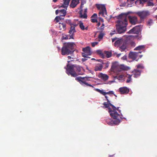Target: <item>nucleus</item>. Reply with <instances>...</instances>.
<instances>
[{
	"label": "nucleus",
	"mask_w": 157,
	"mask_h": 157,
	"mask_svg": "<svg viewBox=\"0 0 157 157\" xmlns=\"http://www.w3.org/2000/svg\"><path fill=\"white\" fill-rule=\"evenodd\" d=\"M127 15L128 14L121 13L117 17L118 20L117 21L116 26V30L118 33L121 34L126 31L128 25Z\"/></svg>",
	"instance_id": "nucleus-1"
},
{
	"label": "nucleus",
	"mask_w": 157,
	"mask_h": 157,
	"mask_svg": "<svg viewBox=\"0 0 157 157\" xmlns=\"http://www.w3.org/2000/svg\"><path fill=\"white\" fill-rule=\"evenodd\" d=\"M116 110H112L111 108L109 109V112L110 116L115 120L113 121L109 118L106 120V122L109 125H113V124H117L120 122L121 120L122 119L121 115L117 113Z\"/></svg>",
	"instance_id": "nucleus-2"
},
{
	"label": "nucleus",
	"mask_w": 157,
	"mask_h": 157,
	"mask_svg": "<svg viewBox=\"0 0 157 157\" xmlns=\"http://www.w3.org/2000/svg\"><path fill=\"white\" fill-rule=\"evenodd\" d=\"M75 46L73 42L65 43L61 49V54L62 55H68L73 54L74 46Z\"/></svg>",
	"instance_id": "nucleus-3"
},
{
	"label": "nucleus",
	"mask_w": 157,
	"mask_h": 157,
	"mask_svg": "<svg viewBox=\"0 0 157 157\" xmlns=\"http://www.w3.org/2000/svg\"><path fill=\"white\" fill-rule=\"evenodd\" d=\"M91 78L90 77H76L75 78L76 80L78 81L82 86H89L92 87L93 88L94 87L91 84L88 83L87 81H90L91 80L90 79Z\"/></svg>",
	"instance_id": "nucleus-4"
},
{
	"label": "nucleus",
	"mask_w": 157,
	"mask_h": 157,
	"mask_svg": "<svg viewBox=\"0 0 157 157\" xmlns=\"http://www.w3.org/2000/svg\"><path fill=\"white\" fill-rule=\"evenodd\" d=\"M67 66L66 73L68 75H71V76L74 77L78 76L77 73L75 71V65H69L68 64Z\"/></svg>",
	"instance_id": "nucleus-5"
},
{
	"label": "nucleus",
	"mask_w": 157,
	"mask_h": 157,
	"mask_svg": "<svg viewBox=\"0 0 157 157\" xmlns=\"http://www.w3.org/2000/svg\"><path fill=\"white\" fill-rule=\"evenodd\" d=\"M96 7L100 10L98 13L99 16L101 15L102 16L107 18V13L105 6L104 5H97Z\"/></svg>",
	"instance_id": "nucleus-6"
},
{
	"label": "nucleus",
	"mask_w": 157,
	"mask_h": 157,
	"mask_svg": "<svg viewBox=\"0 0 157 157\" xmlns=\"http://www.w3.org/2000/svg\"><path fill=\"white\" fill-rule=\"evenodd\" d=\"M104 96L105 98L106 99V100L107 101V102H104L103 104L105 106V108H108L109 110V109L111 108L109 107V106H110L112 107L113 110L117 109L118 111H119L120 112V111L119 110V107H118L117 108L114 105L110 103V101L108 99L107 96L106 95Z\"/></svg>",
	"instance_id": "nucleus-7"
},
{
	"label": "nucleus",
	"mask_w": 157,
	"mask_h": 157,
	"mask_svg": "<svg viewBox=\"0 0 157 157\" xmlns=\"http://www.w3.org/2000/svg\"><path fill=\"white\" fill-rule=\"evenodd\" d=\"M82 51L84 52H82V55L83 57L89 58H90L88 56H90L91 54L90 48V47L87 46L86 48H83Z\"/></svg>",
	"instance_id": "nucleus-8"
},
{
	"label": "nucleus",
	"mask_w": 157,
	"mask_h": 157,
	"mask_svg": "<svg viewBox=\"0 0 157 157\" xmlns=\"http://www.w3.org/2000/svg\"><path fill=\"white\" fill-rule=\"evenodd\" d=\"M141 31V26L140 25L136 26L130 30L128 33L138 34Z\"/></svg>",
	"instance_id": "nucleus-9"
},
{
	"label": "nucleus",
	"mask_w": 157,
	"mask_h": 157,
	"mask_svg": "<svg viewBox=\"0 0 157 157\" xmlns=\"http://www.w3.org/2000/svg\"><path fill=\"white\" fill-rule=\"evenodd\" d=\"M141 53V52H130L128 55L129 58L133 60H135L137 58L138 54Z\"/></svg>",
	"instance_id": "nucleus-10"
},
{
	"label": "nucleus",
	"mask_w": 157,
	"mask_h": 157,
	"mask_svg": "<svg viewBox=\"0 0 157 157\" xmlns=\"http://www.w3.org/2000/svg\"><path fill=\"white\" fill-rule=\"evenodd\" d=\"M76 26V25H74L73 24L71 25L70 29L69 32V33H70V39H74L73 36L74 33L76 32L75 28Z\"/></svg>",
	"instance_id": "nucleus-11"
},
{
	"label": "nucleus",
	"mask_w": 157,
	"mask_h": 157,
	"mask_svg": "<svg viewBox=\"0 0 157 157\" xmlns=\"http://www.w3.org/2000/svg\"><path fill=\"white\" fill-rule=\"evenodd\" d=\"M137 14L141 19H143L149 15V12L148 11H143L139 12Z\"/></svg>",
	"instance_id": "nucleus-12"
},
{
	"label": "nucleus",
	"mask_w": 157,
	"mask_h": 157,
	"mask_svg": "<svg viewBox=\"0 0 157 157\" xmlns=\"http://www.w3.org/2000/svg\"><path fill=\"white\" fill-rule=\"evenodd\" d=\"M130 23L132 25H135L138 22L137 17L136 16H128Z\"/></svg>",
	"instance_id": "nucleus-13"
},
{
	"label": "nucleus",
	"mask_w": 157,
	"mask_h": 157,
	"mask_svg": "<svg viewBox=\"0 0 157 157\" xmlns=\"http://www.w3.org/2000/svg\"><path fill=\"white\" fill-rule=\"evenodd\" d=\"M123 42L119 46L120 50L121 52L125 51L128 46L127 41L126 40H124Z\"/></svg>",
	"instance_id": "nucleus-14"
},
{
	"label": "nucleus",
	"mask_w": 157,
	"mask_h": 157,
	"mask_svg": "<svg viewBox=\"0 0 157 157\" xmlns=\"http://www.w3.org/2000/svg\"><path fill=\"white\" fill-rule=\"evenodd\" d=\"M95 90L97 91V92L101 94L104 95H105L106 94H113L114 93L113 91H110L108 92H104L103 90H101L98 89H95Z\"/></svg>",
	"instance_id": "nucleus-15"
},
{
	"label": "nucleus",
	"mask_w": 157,
	"mask_h": 157,
	"mask_svg": "<svg viewBox=\"0 0 157 157\" xmlns=\"http://www.w3.org/2000/svg\"><path fill=\"white\" fill-rule=\"evenodd\" d=\"M119 90L121 94H127L129 92V89L126 87H120Z\"/></svg>",
	"instance_id": "nucleus-16"
},
{
	"label": "nucleus",
	"mask_w": 157,
	"mask_h": 157,
	"mask_svg": "<svg viewBox=\"0 0 157 157\" xmlns=\"http://www.w3.org/2000/svg\"><path fill=\"white\" fill-rule=\"evenodd\" d=\"M83 10H81L79 12V14L80 15V17L81 18L86 19L87 18V15L86 13L87 12V9H86L84 10V13L82 14Z\"/></svg>",
	"instance_id": "nucleus-17"
},
{
	"label": "nucleus",
	"mask_w": 157,
	"mask_h": 157,
	"mask_svg": "<svg viewBox=\"0 0 157 157\" xmlns=\"http://www.w3.org/2000/svg\"><path fill=\"white\" fill-rule=\"evenodd\" d=\"M79 3V0H72L70 5V7L75 8Z\"/></svg>",
	"instance_id": "nucleus-18"
},
{
	"label": "nucleus",
	"mask_w": 157,
	"mask_h": 157,
	"mask_svg": "<svg viewBox=\"0 0 157 157\" xmlns=\"http://www.w3.org/2000/svg\"><path fill=\"white\" fill-rule=\"evenodd\" d=\"M75 71L78 75H82L83 73L81 72V71L82 68L79 66L75 65Z\"/></svg>",
	"instance_id": "nucleus-19"
},
{
	"label": "nucleus",
	"mask_w": 157,
	"mask_h": 157,
	"mask_svg": "<svg viewBox=\"0 0 157 157\" xmlns=\"http://www.w3.org/2000/svg\"><path fill=\"white\" fill-rule=\"evenodd\" d=\"M70 0H63V3L61 4L62 5L59 7H62L66 8L67 10V8L68 6Z\"/></svg>",
	"instance_id": "nucleus-20"
},
{
	"label": "nucleus",
	"mask_w": 157,
	"mask_h": 157,
	"mask_svg": "<svg viewBox=\"0 0 157 157\" xmlns=\"http://www.w3.org/2000/svg\"><path fill=\"white\" fill-rule=\"evenodd\" d=\"M133 76L135 78H137L141 74V71L137 69H135L133 71Z\"/></svg>",
	"instance_id": "nucleus-21"
},
{
	"label": "nucleus",
	"mask_w": 157,
	"mask_h": 157,
	"mask_svg": "<svg viewBox=\"0 0 157 157\" xmlns=\"http://www.w3.org/2000/svg\"><path fill=\"white\" fill-rule=\"evenodd\" d=\"M98 76L99 78L103 80L104 81L107 80L109 78V76L107 75L102 73H100Z\"/></svg>",
	"instance_id": "nucleus-22"
},
{
	"label": "nucleus",
	"mask_w": 157,
	"mask_h": 157,
	"mask_svg": "<svg viewBox=\"0 0 157 157\" xmlns=\"http://www.w3.org/2000/svg\"><path fill=\"white\" fill-rule=\"evenodd\" d=\"M124 40L123 39H121L117 40L114 43V46L117 47H119Z\"/></svg>",
	"instance_id": "nucleus-23"
},
{
	"label": "nucleus",
	"mask_w": 157,
	"mask_h": 157,
	"mask_svg": "<svg viewBox=\"0 0 157 157\" xmlns=\"http://www.w3.org/2000/svg\"><path fill=\"white\" fill-rule=\"evenodd\" d=\"M66 10L62 9L59 10V15L62 17H64L66 15Z\"/></svg>",
	"instance_id": "nucleus-24"
},
{
	"label": "nucleus",
	"mask_w": 157,
	"mask_h": 157,
	"mask_svg": "<svg viewBox=\"0 0 157 157\" xmlns=\"http://www.w3.org/2000/svg\"><path fill=\"white\" fill-rule=\"evenodd\" d=\"M103 67V65L101 64H100L99 65L96 66L95 67L94 71H101Z\"/></svg>",
	"instance_id": "nucleus-25"
},
{
	"label": "nucleus",
	"mask_w": 157,
	"mask_h": 157,
	"mask_svg": "<svg viewBox=\"0 0 157 157\" xmlns=\"http://www.w3.org/2000/svg\"><path fill=\"white\" fill-rule=\"evenodd\" d=\"M117 67V63L115 62H113L112 63L111 69L112 71H114Z\"/></svg>",
	"instance_id": "nucleus-26"
},
{
	"label": "nucleus",
	"mask_w": 157,
	"mask_h": 157,
	"mask_svg": "<svg viewBox=\"0 0 157 157\" xmlns=\"http://www.w3.org/2000/svg\"><path fill=\"white\" fill-rule=\"evenodd\" d=\"M104 53L107 58L111 57L112 56V52L110 51H104Z\"/></svg>",
	"instance_id": "nucleus-27"
},
{
	"label": "nucleus",
	"mask_w": 157,
	"mask_h": 157,
	"mask_svg": "<svg viewBox=\"0 0 157 157\" xmlns=\"http://www.w3.org/2000/svg\"><path fill=\"white\" fill-rule=\"evenodd\" d=\"M105 35L104 32L101 31L100 32L98 36V38L99 39H102L104 36Z\"/></svg>",
	"instance_id": "nucleus-28"
},
{
	"label": "nucleus",
	"mask_w": 157,
	"mask_h": 157,
	"mask_svg": "<svg viewBox=\"0 0 157 157\" xmlns=\"http://www.w3.org/2000/svg\"><path fill=\"white\" fill-rule=\"evenodd\" d=\"M80 28L82 30H84L85 29V26L83 25V24L82 21H79L78 24Z\"/></svg>",
	"instance_id": "nucleus-29"
},
{
	"label": "nucleus",
	"mask_w": 157,
	"mask_h": 157,
	"mask_svg": "<svg viewBox=\"0 0 157 157\" xmlns=\"http://www.w3.org/2000/svg\"><path fill=\"white\" fill-rule=\"evenodd\" d=\"M145 46L144 45H142L139 46L134 49L135 50H141L144 49L145 48Z\"/></svg>",
	"instance_id": "nucleus-30"
},
{
	"label": "nucleus",
	"mask_w": 157,
	"mask_h": 157,
	"mask_svg": "<svg viewBox=\"0 0 157 157\" xmlns=\"http://www.w3.org/2000/svg\"><path fill=\"white\" fill-rule=\"evenodd\" d=\"M109 64L110 62L109 61H104V62L103 63L102 65H104L105 66L104 68L106 69L108 67Z\"/></svg>",
	"instance_id": "nucleus-31"
},
{
	"label": "nucleus",
	"mask_w": 157,
	"mask_h": 157,
	"mask_svg": "<svg viewBox=\"0 0 157 157\" xmlns=\"http://www.w3.org/2000/svg\"><path fill=\"white\" fill-rule=\"evenodd\" d=\"M70 36L66 34H62V39L63 40H67L69 39Z\"/></svg>",
	"instance_id": "nucleus-32"
},
{
	"label": "nucleus",
	"mask_w": 157,
	"mask_h": 157,
	"mask_svg": "<svg viewBox=\"0 0 157 157\" xmlns=\"http://www.w3.org/2000/svg\"><path fill=\"white\" fill-rule=\"evenodd\" d=\"M97 53L99 54L100 56L103 58H104V55L102 53V52L101 50H98L97 52Z\"/></svg>",
	"instance_id": "nucleus-33"
},
{
	"label": "nucleus",
	"mask_w": 157,
	"mask_h": 157,
	"mask_svg": "<svg viewBox=\"0 0 157 157\" xmlns=\"http://www.w3.org/2000/svg\"><path fill=\"white\" fill-rule=\"evenodd\" d=\"M153 23V20L151 19H149L147 21V25L149 26H151Z\"/></svg>",
	"instance_id": "nucleus-34"
},
{
	"label": "nucleus",
	"mask_w": 157,
	"mask_h": 157,
	"mask_svg": "<svg viewBox=\"0 0 157 157\" xmlns=\"http://www.w3.org/2000/svg\"><path fill=\"white\" fill-rule=\"evenodd\" d=\"M104 28H105V25L103 23L102 24V25L101 26V27L98 28V30H100L101 31H103V30L104 29Z\"/></svg>",
	"instance_id": "nucleus-35"
},
{
	"label": "nucleus",
	"mask_w": 157,
	"mask_h": 157,
	"mask_svg": "<svg viewBox=\"0 0 157 157\" xmlns=\"http://www.w3.org/2000/svg\"><path fill=\"white\" fill-rule=\"evenodd\" d=\"M63 19V18L62 17H61L60 16L56 17L55 18V20L56 21V22H59V19Z\"/></svg>",
	"instance_id": "nucleus-36"
},
{
	"label": "nucleus",
	"mask_w": 157,
	"mask_h": 157,
	"mask_svg": "<svg viewBox=\"0 0 157 157\" xmlns=\"http://www.w3.org/2000/svg\"><path fill=\"white\" fill-rule=\"evenodd\" d=\"M154 4L153 3L150 1H148L147 2V6H153Z\"/></svg>",
	"instance_id": "nucleus-37"
},
{
	"label": "nucleus",
	"mask_w": 157,
	"mask_h": 157,
	"mask_svg": "<svg viewBox=\"0 0 157 157\" xmlns=\"http://www.w3.org/2000/svg\"><path fill=\"white\" fill-rule=\"evenodd\" d=\"M91 22L93 23H97L98 22V20L96 18H92L91 19Z\"/></svg>",
	"instance_id": "nucleus-38"
},
{
	"label": "nucleus",
	"mask_w": 157,
	"mask_h": 157,
	"mask_svg": "<svg viewBox=\"0 0 157 157\" xmlns=\"http://www.w3.org/2000/svg\"><path fill=\"white\" fill-rule=\"evenodd\" d=\"M66 22L68 24H69L70 26L73 25V24L71 23V21L70 20H67L66 21Z\"/></svg>",
	"instance_id": "nucleus-39"
},
{
	"label": "nucleus",
	"mask_w": 157,
	"mask_h": 157,
	"mask_svg": "<svg viewBox=\"0 0 157 157\" xmlns=\"http://www.w3.org/2000/svg\"><path fill=\"white\" fill-rule=\"evenodd\" d=\"M98 43V42H94L91 43V45L92 47H94L96 45H97Z\"/></svg>",
	"instance_id": "nucleus-40"
},
{
	"label": "nucleus",
	"mask_w": 157,
	"mask_h": 157,
	"mask_svg": "<svg viewBox=\"0 0 157 157\" xmlns=\"http://www.w3.org/2000/svg\"><path fill=\"white\" fill-rule=\"evenodd\" d=\"M84 2H81V6H80V7L78 9H80V10H81L82 9V8L83 7V6L84 5Z\"/></svg>",
	"instance_id": "nucleus-41"
},
{
	"label": "nucleus",
	"mask_w": 157,
	"mask_h": 157,
	"mask_svg": "<svg viewBox=\"0 0 157 157\" xmlns=\"http://www.w3.org/2000/svg\"><path fill=\"white\" fill-rule=\"evenodd\" d=\"M137 69H138L139 68L143 69V68H144V67L143 66L141 65L140 64H139V65H137Z\"/></svg>",
	"instance_id": "nucleus-42"
},
{
	"label": "nucleus",
	"mask_w": 157,
	"mask_h": 157,
	"mask_svg": "<svg viewBox=\"0 0 157 157\" xmlns=\"http://www.w3.org/2000/svg\"><path fill=\"white\" fill-rule=\"evenodd\" d=\"M59 24L61 25L62 26V27L63 29H65L66 26L65 24L63 23H59Z\"/></svg>",
	"instance_id": "nucleus-43"
},
{
	"label": "nucleus",
	"mask_w": 157,
	"mask_h": 157,
	"mask_svg": "<svg viewBox=\"0 0 157 157\" xmlns=\"http://www.w3.org/2000/svg\"><path fill=\"white\" fill-rule=\"evenodd\" d=\"M120 69H121L122 70H126V67H125L123 66H121L120 67Z\"/></svg>",
	"instance_id": "nucleus-44"
},
{
	"label": "nucleus",
	"mask_w": 157,
	"mask_h": 157,
	"mask_svg": "<svg viewBox=\"0 0 157 157\" xmlns=\"http://www.w3.org/2000/svg\"><path fill=\"white\" fill-rule=\"evenodd\" d=\"M97 17V14L96 13H94L91 17V18L94 17L95 18H96Z\"/></svg>",
	"instance_id": "nucleus-45"
},
{
	"label": "nucleus",
	"mask_w": 157,
	"mask_h": 157,
	"mask_svg": "<svg viewBox=\"0 0 157 157\" xmlns=\"http://www.w3.org/2000/svg\"><path fill=\"white\" fill-rule=\"evenodd\" d=\"M123 78V76L122 75H120L117 78V79L121 80Z\"/></svg>",
	"instance_id": "nucleus-46"
},
{
	"label": "nucleus",
	"mask_w": 157,
	"mask_h": 157,
	"mask_svg": "<svg viewBox=\"0 0 157 157\" xmlns=\"http://www.w3.org/2000/svg\"><path fill=\"white\" fill-rule=\"evenodd\" d=\"M96 61L101 63L102 64L103 63L104 61L103 60L101 59H97Z\"/></svg>",
	"instance_id": "nucleus-47"
},
{
	"label": "nucleus",
	"mask_w": 157,
	"mask_h": 157,
	"mask_svg": "<svg viewBox=\"0 0 157 157\" xmlns=\"http://www.w3.org/2000/svg\"><path fill=\"white\" fill-rule=\"evenodd\" d=\"M87 58H82V62H84L87 59Z\"/></svg>",
	"instance_id": "nucleus-48"
},
{
	"label": "nucleus",
	"mask_w": 157,
	"mask_h": 157,
	"mask_svg": "<svg viewBox=\"0 0 157 157\" xmlns=\"http://www.w3.org/2000/svg\"><path fill=\"white\" fill-rule=\"evenodd\" d=\"M148 0H139V1L140 3H142V2H146Z\"/></svg>",
	"instance_id": "nucleus-49"
},
{
	"label": "nucleus",
	"mask_w": 157,
	"mask_h": 157,
	"mask_svg": "<svg viewBox=\"0 0 157 157\" xmlns=\"http://www.w3.org/2000/svg\"><path fill=\"white\" fill-rule=\"evenodd\" d=\"M116 32V31L115 30H114V31H113L112 32L110 33V35H111V36H112Z\"/></svg>",
	"instance_id": "nucleus-50"
},
{
	"label": "nucleus",
	"mask_w": 157,
	"mask_h": 157,
	"mask_svg": "<svg viewBox=\"0 0 157 157\" xmlns=\"http://www.w3.org/2000/svg\"><path fill=\"white\" fill-rule=\"evenodd\" d=\"M125 5H126V3H124L123 4H120V7H122V6H125Z\"/></svg>",
	"instance_id": "nucleus-51"
},
{
	"label": "nucleus",
	"mask_w": 157,
	"mask_h": 157,
	"mask_svg": "<svg viewBox=\"0 0 157 157\" xmlns=\"http://www.w3.org/2000/svg\"><path fill=\"white\" fill-rule=\"evenodd\" d=\"M131 44L132 46H134H134H135V43L134 42H131Z\"/></svg>",
	"instance_id": "nucleus-52"
},
{
	"label": "nucleus",
	"mask_w": 157,
	"mask_h": 157,
	"mask_svg": "<svg viewBox=\"0 0 157 157\" xmlns=\"http://www.w3.org/2000/svg\"><path fill=\"white\" fill-rule=\"evenodd\" d=\"M55 13L56 15L58 14V13H59V10H56V11Z\"/></svg>",
	"instance_id": "nucleus-53"
},
{
	"label": "nucleus",
	"mask_w": 157,
	"mask_h": 157,
	"mask_svg": "<svg viewBox=\"0 0 157 157\" xmlns=\"http://www.w3.org/2000/svg\"><path fill=\"white\" fill-rule=\"evenodd\" d=\"M99 21L102 22H104V20L101 17H99Z\"/></svg>",
	"instance_id": "nucleus-54"
},
{
	"label": "nucleus",
	"mask_w": 157,
	"mask_h": 157,
	"mask_svg": "<svg viewBox=\"0 0 157 157\" xmlns=\"http://www.w3.org/2000/svg\"><path fill=\"white\" fill-rule=\"evenodd\" d=\"M117 38H113L112 39V42H113L116 39H117Z\"/></svg>",
	"instance_id": "nucleus-55"
},
{
	"label": "nucleus",
	"mask_w": 157,
	"mask_h": 157,
	"mask_svg": "<svg viewBox=\"0 0 157 157\" xmlns=\"http://www.w3.org/2000/svg\"><path fill=\"white\" fill-rule=\"evenodd\" d=\"M100 22H99L97 25V26H98V27H99L100 25Z\"/></svg>",
	"instance_id": "nucleus-56"
},
{
	"label": "nucleus",
	"mask_w": 157,
	"mask_h": 157,
	"mask_svg": "<svg viewBox=\"0 0 157 157\" xmlns=\"http://www.w3.org/2000/svg\"><path fill=\"white\" fill-rule=\"evenodd\" d=\"M130 80H129V79H127V81H126V82H127V83H128V82H130Z\"/></svg>",
	"instance_id": "nucleus-57"
},
{
	"label": "nucleus",
	"mask_w": 157,
	"mask_h": 157,
	"mask_svg": "<svg viewBox=\"0 0 157 157\" xmlns=\"http://www.w3.org/2000/svg\"><path fill=\"white\" fill-rule=\"evenodd\" d=\"M121 55V54H118V55H117V57H120Z\"/></svg>",
	"instance_id": "nucleus-58"
},
{
	"label": "nucleus",
	"mask_w": 157,
	"mask_h": 157,
	"mask_svg": "<svg viewBox=\"0 0 157 157\" xmlns=\"http://www.w3.org/2000/svg\"><path fill=\"white\" fill-rule=\"evenodd\" d=\"M88 29V26H87L86 28H85V29L86 30H87Z\"/></svg>",
	"instance_id": "nucleus-59"
},
{
	"label": "nucleus",
	"mask_w": 157,
	"mask_h": 157,
	"mask_svg": "<svg viewBox=\"0 0 157 157\" xmlns=\"http://www.w3.org/2000/svg\"><path fill=\"white\" fill-rule=\"evenodd\" d=\"M122 59H126V58L124 57H123L122 58Z\"/></svg>",
	"instance_id": "nucleus-60"
},
{
	"label": "nucleus",
	"mask_w": 157,
	"mask_h": 157,
	"mask_svg": "<svg viewBox=\"0 0 157 157\" xmlns=\"http://www.w3.org/2000/svg\"><path fill=\"white\" fill-rule=\"evenodd\" d=\"M57 48L59 50L60 49V47H57Z\"/></svg>",
	"instance_id": "nucleus-61"
},
{
	"label": "nucleus",
	"mask_w": 157,
	"mask_h": 157,
	"mask_svg": "<svg viewBox=\"0 0 157 157\" xmlns=\"http://www.w3.org/2000/svg\"><path fill=\"white\" fill-rule=\"evenodd\" d=\"M58 0H53V1L54 2H56Z\"/></svg>",
	"instance_id": "nucleus-62"
},
{
	"label": "nucleus",
	"mask_w": 157,
	"mask_h": 157,
	"mask_svg": "<svg viewBox=\"0 0 157 157\" xmlns=\"http://www.w3.org/2000/svg\"><path fill=\"white\" fill-rule=\"evenodd\" d=\"M68 59H71V57L70 56H68Z\"/></svg>",
	"instance_id": "nucleus-63"
},
{
	"label": "nucleus",
	"mask_w": 157,
	"mask_h": 157,
	"mask_svg": "<svg viewBox=\"0 0 157 157\" xmlns=\"http://www.w3.org/2000/svg\"><path fill=\"white\" fill-rule=\"evenodd\" d=\"M118 77L117 76H116V77H115L114 78H117H117Z\"/></svg>",
	"instance_id": "nucleus-64"
}]
</instances>
